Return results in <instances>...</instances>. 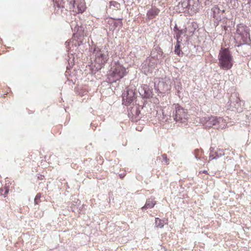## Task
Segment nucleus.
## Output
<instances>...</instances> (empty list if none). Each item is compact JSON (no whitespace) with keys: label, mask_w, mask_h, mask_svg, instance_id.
<instances>
[{"label":"nucleus","mask_w":251,"mask_h":251,"mask_svg":"<svg viewBox=\"0 0 251 251\" xmlns=\"http://www.w3.org/2000/svg\"><path fill=\"white\" fill-rule=\"evenodd\" d=\"M140 94L142 95L143 98L150 99L152 98L153 96L152 89L149 85H145L143 87V89Z\"/></svg>","instance_id":"obj_14"},{"label":"nucleus","mask_w":251,"mask_h":251,"mask_svg":"<svg viewBox=\"0 0 251 251\" xmlns=\"http://www.w3.org/2000/svg\"><path fill=\"white\" fill-rule=\"evenodd\" d=\"M184 32L183 30H178L176 34L175 37L176 39V41L181 42L182 39L181 38V35L183 34Z\"/></svg>","instance_id":"obj_23"},{"label":"nucleus","mask_w":251,"mask_h":251,"mask_svg":"<svg viewBox=\"0 0 251 251\" xmlns=\"http://www.w3.org/2000/svg\"><path fill=\"white\" fill-rule=\"evenodd\" d=\"M195 157H196V158L197 159H200V157H198L197 155H195Z\"/></svg>","instance_id":"obj_37"},{"label":"nucleus","mask_w":251,"mask_h":251,"mask_svg":"<svg viewBox=\"0 0 251 251\" xmlns=\"http://www.w3.org/2000/svg\"><path fill=\"white\" fill-rule=\"evenodd\" d=\"M214 149L212 147L210 148V154H209V159H210L212 156L214 155L212 153L214 152Z\"/></svg>","instance_id":"obj_29"},{"label":"nucleus","mask_w":251,"mask_h":251,"mask_svg":"<svg viewBox=\"0 0 251 251\" xmlns=\"http://www.w3.org/2000/svg\"><path fill=\"white\" fill-rule=\"evenodd\" d=\"M156 201L154 200V199L152 198L148 199L147 200L145 205L142 207V209L144 210L147 209L152 208L154 207Z\"/></svg>","instance_id":"obj_18"},{"label":"nucleus","mask_w":251,"mask_h":251,"mask_svg":"<svg viewBox=\"0 0 251 251\" xmlns=\"http://www.w3.org/2000/svg\"><path fill=\"white\" fill-rule=\"evenodd\" d=\"M202 173H204V174H207V171L205 170V171H203L202 172Z\"/></svg>","instance_id":"obj_36"},{"label":"nucleus","mask_w":251,"mask_h":251,"mask_svg":"<svg viewBox=\"0 0 251 251\" xmlns=\"http://www.w3.org/2000/svg\"><path fill=\"white\" fill-rule=\"evenodd\" d=\"M109 4H110L109 7L110 8H112V9L118 10V9H120L121 8V4L119 2H118L116 1H114V0L110 1L109 2Z\"/></svg>","instance_id":"obj_21"},{"label":"nucleus","mask_w":251,"mask_h":251,"mask_svg":"<svg viewBox=\"0 0 251 251\" xmlns=\"http://www.w3.org/2000/svg\"><path fill=\"white\" fill-rule=\"evenodd\" d=\"M81 44H82V41H79V42H78L77 45H78V46H80Z\"/></svg>","instance_id":"obj_34"},{"label":"nucleus","mask_w":251,"mask_h":251,"mask_svg":"<svg viewBox=\"0 0 251 251\" xmlns=\"http://www.w3.org/2000/svg\"><path fill=\"white\" fill-rule=\"evenodd\" d=\"M181 42L176 41V44L175 47V52L177 55L180 56V54H183V52L181 51L180 48V43Z\"/></svg>","instance_id":"obj_22"},{"label":"nucleus","mask_w":251,"mask_h":251,"mask_svg":"<svg viewBox=\"0 0 251 251\" xmlns=\"http://www.w3.org/2000/svg\"><path fill=\"white\" fill-rule=\"evenodd\" d=\"M177 7L180 11H188V0H181L180 2H179Z\"/></svg>","instance_id":"obj_19"},{"label":"nucleus","mask_w":251,"mask_h":251,"mask_svg":"<svg viewBox=\"0 0 251 251\" xmlns=\"http://www.w3.org/2000/svg\"><path fill=\"white\" fill-rule=\"evenodd\" d=\"M167 220H161L159 218H155V227L163 228L164 224H167Z\"/></svg>","instance_id":"obj_20"},{"label":"nucleus","mask_w":251,"mask_h":251,"mask_svg":"<svg viewBox=\"0 0 251 251\" xmlns=\"http://www.w3.org/2000/svg\"><path fill=\"white\" fill-rule=\"evenodd\" d=\"M188 12L195 13L198 9L199 0H188Z\"/></svg>","instance_id":"obj_15"},{"label":"nucleus","mask_w":251,"mask_h":251,"mask_svg":"<svg viewBox=\"0 0 251 251\" xmlns=\"http://www.w3.org/2000/svg\"><path fill=\"white\" fill-rule=\"evenodd\" d=\"M91 50H92V53L95 56V62L97 65L96 70L99 71L103 67L109 59L108 48L105 46L101 48L95 46L94 48L91 47Z\"/></svg>","instance_id":"obj_2"},{"label":"nucleus","mask_w":251,"mask_h":251,"mask_svg":"<svg viewBox=\"0 0 251 251\" xmlns=\"http://www.w3.org/2000/svg\"><path fill=\"white\" fill-rule=\"evenodd\" d=\"M121 19H118V22L115 24H116V26H122V25H123V23L121 21Z\"/></svg>","instance_id":"obj_30"},{"label":"nucleus","mask_w":251,"mask_h":251,"mask_svg":"<svg viewBox=\"0 0 251 251\" xmlns=\"http://www.w3.org/2000/svg\"><path fill=\"white\" fill-rule=\"evenodd\" d=\"M41 197V194L40 193H38L36 196H35V198L34 199V204H38L39 203L40 201V198Z\"/></svg>","instance_id":"obj_27"},{"label":"nucleus","mask_w":251,"mask_h":251,"mask_svg":"<svg viewBox=\"0 0 251 251\" xmlns=\"http://www.w3.org/2000/svg\"><path fill=\"white\" fill-rule=\"evenodd\" d=\"M140 114V110L137 106L131 107L128 108V115L132 119L134 118V119L137 120V118Z\"/></svg>","instance_id":"obj_16"},{"label":"nucleus","mask_w":251,"mask_h":251,"mask_svg":"<svg viewBox=\"0 0 251 251\" xmlns=\"http://www.w3.org/2000/svg\"><path fill=\"white\" fill-rule=\"evenodd\" d=\"M179 88L181 89V87L179 85H177V86L176 87V89L177 90L178 93H179Z\"/></svg>","instance_id":"obj_32"},{"label":"nucleus","mask_w":251,"mask_h":251,"mask_svg":"<svg viewBox=\"0 0 251 251\" xmlns=\"http://www.w3.org/2000/svg\"><path fill=\"white\" fill-rule=\"evenodd\" d=\"M110 70L107 75V81L112 83L124 77L126 74V69L118 62L112 64Z\"/></svg>","instance_id":"obj_3"},{"label":"nucleus","mask_w":251,"mask_h":251,"mask_svg":"<svg viewBox=\"0 0 251 251\" xmlns=\"http://www.w3.org/2000/svg\"><path fill=\"white\" fill-rule=\"evenodd\" d=\"M9 192V189L8 187L1 188L0 189V193L1 195H3L4 197H6V195Z\"/></svg>","instance_id":"obj_25"},{"label":"nucleus","mask_w":251,"mask_h":251,"mask_svg":"<svg viewBox=\"0 0 251 251\" xmlns=\"http://www.w3.org/2000/svg\"><path fill=\"white\" fill-rule=\"evenodd\" d=\"M151 58L155 60L161 59L164 57L163 52L162 49L159 47H155L151 51Z\"/></svg>","instance_id":"obj_12"},{"label":"nucleus","mask_w":251,"mask_h":251,"mask_svg":"<svg viewBox=\"0 0 251 251\" xmlns=\"http://www.w3.org/2000/svg\"><path fill=\"white\" fill-rule=\"evenodd\" d=\"M76 32H77L76 34L79 37H83L86 34L85 33H84V27H83V26H80V27H78Z\"/></svg>","instance_id":"obj_24"},{"label":"nucleus","mask_w":251,"mask_h":251,"mask_svg":"<svg viewBox=\"0 0 251 251\" xmlns=\"http://www.w3.org/2000/svg\"><path fill=\"white\" fill-rule=\"evenodd\" d=\"M219 153H225L224 152V151L222 149H220L219 150V151H218Z\"/></svg>","instance_id":"obj_33"},{"label":"nucleus","mask_w":251,"mask_h":251,"mask_svg":"<svg viewBox=\"0 0 251 251\" xmlns=\"http://www.w3.org/2000/svg\"><path fill=\"white\" fill-rule=\"evenodd\" d=\"M154 89L156 92L161 93L165 92L170 89L171 86L163 79L159 80L157 83H154Z\"/></svg>","instance_id":"obj_10"},{"label":"nucleus","mask_w":251,"mask_h":251,"mask_svg":"<svg viewBox=\"0 0 251 251\" xmlns=\"http://www.w3.org/2000/svg\"><path fill=\"white\" fill-rule=\"evenodd\" d=\"M234 39L235 46L238 48L244 45H250L251 40L249 27L243 24H238L236 26Z\"/></svg>","instance_id":"obj_1"},{"label":"nucleus","mask_w":251,"mask_h":251,"mask_svg":"<svg viewBox=\"0 0 251 251\" xmlns=\"http://www.w3.org/2000/svg\"><path fill=\"white\" fill-rule=\"evenodd\" d=\"M162 162H165L166 164H169V159L167 158V155L166 154H163L162 155Z\"/></svg>","instance_id":"obj_28"},{"label":"nucleus","mask_w":251,"mask_h":251,"mask_svg":"<svg viewBox=\"0 0 251 251\" xmlns=\"http://www.w3.org/2000/svg\"><path fill=\"white\" fill-rule=\"evenodd\" d=\"M251 3V0H248L247 4L250 5Z\"/></svg>","instance_id":"obj_35"},{"label":"nucleus","mask_w":251,"mask_h":251,"mask_svg":"<svg viewBox=\"0 0 251 251\" xmlns=\"http://www.w3.org/2000/svg\"><path fill=\"white\" fill-rule=\"evenodd\" d=\"M160 12V10L156 7H152L147 13V16L150 20L154 18Z\"/></svg>","instance_id":"obj_17"},{"label":"nucleus","mask_w":251,"mask_h":251,"mask_svg":"<svg viewBox=\"0 0 251 251\" xmlns=\"http://www.w3.org/2000/svg\"><path fill=\"white\" fill-rule=\"evenodd\" d=\"M214 154H215V156H212L210 160H211L212 159H217L219 158L224 155L225 153H219L218 151H217Z\"/></svg>","instance_id":"obj_26"},{"label":"nucleus","mask_w":251,"mask_h":251,"mask_svg":"<svg viewBox=\"0 0 251 251\" xmlns=\"http://www.w3.org/2000/svg\"><path fill=\"white\" fill-rule=\"evenodd\" d=\"M240 99L237 97L236 94L232 95L229 98V100L227 102L228 106L230 108H234L236 109H238L239 102H240Z\"/></svg>","instance_id":"obj_13"},{"label":"nucleus","mask_w":251,"mask_h":251,"mask_svg":"<svg viewBox=\"0 0 251 251\" xmlns=\"http://www.w3.org/2000/svg\"><path fill=\"white\" fill-rule=\"evenodd\" d=\"M66 2L69 4V9L71 10L73 9V10L75 11L76 13H81L83 12L85 9V7L83 6V4H78L77 3H76L75 0H67V1L64 0H58L57 1H56V3L57 4L58 7L64 8Z\"/></svg>","instance_id":"obj_7"},{"label":"nucleus","mask_w":251,"mask_h":251,"mask_svg":"<svg viewBox=\"0 0 251 251\" xmlns=\"http://www.w3.org/2000/svg\"><path fill=\"white\" fill-rule=\"evenodd\" d=\"M174 30L175 31H177V32L178 30H180L179 29H178V27H177V26L176 24V25H175V27H174Z\"/></svg>","instance_id":"obj_31"},{"label":"nucleus","mask_w":251,"mask_h":251,"mask_svg":"<svg viewBox=\"0 0 251 251\" xmlns=\"http://www.w3.org/2000/svg\"><path fill=\"white\" fill-rule=\"evenodd\" d=\"M212 16L219 23L221 21V15L225 12L224 9H221L218 5H215L211 9Z\"/></svg>","instance_id":"obj_11"},{"label":"nucleus","mask_w":251,"mask_h":251,"mask_svg":"<svg viewBox=\"0 0 251 251\" xmlns=\"http://www.w3.org/2000/svg\"><path fill=\"white\" fill-rule=\"evenodd\" d=\"M202 122L205 127L210 128L214 126L216 129H223L227 127V122L223 117L211 116L202 119Z\"/></svg>","instance_id":"obj_6"},{"label":"nucleus","mask_w":251,"mask_h":251,"mask_svg":"<svg viewBox=\"0 0 251 251\" xmlns=\"http://www.w3.org/2000/svg\"><path fill=\"white\" fill-rule=\"evenodd\" d=\"M152 58L148 57L144 62L142 65V70L146 74L151 73L154 68L156 62L152 60Z\"/></svg>","instance_id":"obj_9"},{"label":"nucleus","mask_w":251,"mask_h":251,"mask_svg":"<svg viewBox=\"0 0 251 251\" xmlns=\"http://www.w3.org/2000/svg\"><path fill=\"white\" fill-rule=\"evenodd\" d=\"M135 91L129 88H126L122 95L123 104L126 105L134 104L136 98Z\"/></svg>","instance_id":"obj_8"},{"label":"nucleus","mask_w":251,"mask_h":251,"mask_svg":"<svg viewBox=\"0 0 251 251\" xmlns=\"http://www.w3.org/2000/svg\"><path fill=\"white\" fill-rule=\"evenodd\" d=\"M172 115H168L165 114L164 110L162 111V114L166 121L171 120L173 117V119L176 122L183 123L186 122L188 118L187 110L184 109L178 104H174L172 106Z\"/></svg>","instance_id":"obj_4"},{"label":"nucleus","mask_w":251,"mask_h":251,"mask_svg":"<svg viewBox=\"0 0 251 251\" xmlns=\"http://www.w3.org/2000/svg\"><path fill=\"white\" fill-rule=\"evenodd\" d=\"M219 65L225 70L230 69L233 65V58L228 48H222L218 55Z\"/></svg>","instance_id":"obj_5"}]
</instances>
